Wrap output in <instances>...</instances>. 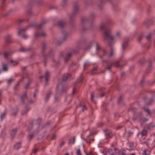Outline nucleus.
Returning a JSON list of instances; mask_svg holds the SVG:
<instances>
[{
  "label": "nucleus",
  "mask_w": 155,
  "mask_h": 155,
  "mask_svg": "<svg viewBox=\"0 0 155 155\" xmlns=\"http://www.w3.org/2000/svg\"><path fill=\"white\" fill-rule=\"evenodd\" d=\"M3 70L4 71H6L8 70L7 65L5 64H4L3 65Z\"/></svg>",
  "instance_id": "nucleus-6"
},
{
  "label": "nucleus",
  "mask_w": 155,
  "mask_h": 155,
  "mask_svg": "<svg viewBox=\"0 0 155 155\" xmlns=\"http://www.w3.org/2000/svg\"><path fill=\"white\" fill-rule=\"evenodd\" d=\"M83 147H84V145H83Z\"/></svg>",
  "instance_id": "nucleus-56"
},
{
  "label": "nucleus",
  "mask_w": 155,
  "mask_h": 155,
  "mask_svg": "<svg viewBox=\"0 0 155 155\" xmlns=\"http://www.w3.org/2000/svg\"><path fill=\"white\" fill-rule=\"evenodd\" d=\"M44 35V34H43V33H41V34L40 35H36V37H38V36H40V35H41V36H43V35Z\"/></svg>",
  "instance_id": "nucleus-30"
},
{
  "label": "nucleus",
  "mask_w": 155,
  "mask_h": 155,
  "mask_svg": "<svg viewBox=\"0 0 155 155\" xmlns=\"http://www.w3.org/2000/svg\"><path fill=\"white\" fill-rule=\"evenodd\" d=\"M147 119H145V120H144V121H147Z\"/></svg>",
  "instance_id": "nucleus-49"
},
{
  "label": "nucleus",
  "mask_w": 155,
  "mask_h": 155,
  "mask_svg": "<svg viewBox=\"0 0 155 155\" xmlns=\"http://www.w3.org/2000/svg\"><path fill=\"white\" fill-rule=\"evenodd\" d=\"M104 26V25H101L100 26V28H103Z\"/></svg>",
  "instance_id": "nucleus-33"
},
{
  "label": "nucleus",
  "mask_w": 155,
  "mask_h": 155,
  "mask_svg": "<svg viewBox=\"0 0 155 155\" xmlns=\"http://www.w3.org/2000/svg\"><path fill=\"white\" fill-rule=\"evenodd\" d=\"M74 90H73V91H72V93H73V94H74Z\"/></svg>",
  "instance_id": "nucleus-45"
},
{
  "label": "nucleus",
  "mask_w": 155,
  "mask_h": 155,
  "mask_svg": "<svg viewBox=\"0 0 155 155\" xmlns=\"http://www.w3.org/2000/svg\"><path fill=\"white\" fill-rule=\"evenodd\" d=\"M16 130H17L16 129H14L12 130L11 133L12 136V135H13V136H14L15 135V134L16 133Z\"/></svg>",
  "instance_id": "nucleus-14"
},
{
  "label": "nucleus",
  "mask_w": 155,
  "mask_h": 155,
  "mask_svg": "<svg viewBox=\"0 0 155 155\" xmlns=\"http://www.w3.org/2000/svg\"><path fill=\"white\" fill-rule=\"evenodd\" d=\"M154 145H155V139L154 140Z\"/></svg>",
  "instance_id": "nucleus-48"
},
{
  "label": "nucleus",
  "mask_w": 155,
  "mask_h": 155,
  "mask_svg": "<svg viewBox=\"0 0 155 155\" xmlns=\"http://www.w3.org/2000/svg\"><path fill=\"white\" fill-rule=\"evenodd\" d=\"M114 51H113L112 50H111V53L110 54V55L111 56H112L113 54H114Z\"/></svg>",
  "instance_id": "nucleus-23"
},
{
  "label": "nucleus",
  "mask_w": 155,
  "mask_h": 155,
  "mask_svg": "<svg viewBox=\"0 0 155 155\" xmlns=\"http://www.w3.org/2000/svg\"><path fill=\"white\" fill-rule=\"evenodd\" d=\"M141 150L143 151L142 154L143 155H147L149 154L150 151L148 150L145 149L144 147L141 148Z\"/></svg>",
  "instance_id": "nucleus-2"
},
{
  "label": "nucleus",
  "mask_w": 155,
  "mask_h": 155,
  "mask_svg": "<svg viewBox=\"0 0 155 155\" xmlns=\"http://www.w3.org/2000/svg\"><path fill=\"white\" fill-rule=\"evenodd\" d=\"M103 96H104V94H102L101 96V97H103Z\"/></svg>",
  "instance_id": "nucleus-54"
},
{
  "label": "nucleus",
  "mask_w": 155,
  "mask_h": 155,
  "mask_svg": "<svg viewBox=\"0 0 155 155\" xmlns=\"http://www.w3.org/2000/svg\"><path fill=\"white\" fill-rule=\"evenodd\" d=\"M68 56H70L71 55V54L70 53H69L68 54Z\"/></svg>",
  "instance_id": "nucleus-41"
},
{
  "label": "nucleus",
  "mask_w": 155,
  "mask_h": 155,
  "mask_svg": "<svg viewBox=\"0 0 155 155\" xmlns=\"http://www.w3.org/2000/svg\"><path fill=\"white\" fill-rule=\"evenodd\" d=\"M33 136V134H31L28 137V139L30 140Z\"/></svg>",
  "instance_id": "nucleus-19"
},
{
  "label": "nucleus",
  "mask_w": 155,
  "mask_h": 155,
  "mask_svg": "<svg viewBox=\"0 0 155 155\" xmlns=\"http://www.w3.org/2000/svg\"><path fill=\"white\" fill-rule=\"evenodd\" d=\"M33 96H34V97H35L36 96V94H34Z\"/></svg>",
  "instance_id": "nucleus-40"
},
{
  "label": "nucleus",
  "mask_w": 155,
  "mask_h": 155,
  "mask_svg": "<svg viewBox=\"0 0 155 155\" xmlns=\"http://www.w3.org/2000/svg\"><path fill=\"white\" fill-rule=\"evenodd\" d=\"M38 149H35L34 151V153H35L37 152V151H38Z\"/></svg>",
  "instance_id": "nucleus-31"
},
{
  "label": "nucleus",
  "mask_w": 155,
  "mask_h": 155,
  "mask_svg": "<svg viewBox=\"0 0 155 155\" xmlns=\"http://www.w3.org/2000/svg\"><path fill=\"white\" fill-rule=\"evenodd\" d=\"M121 155H125L126 154V153L125 152V150H123L121 152V153H120Z\"/></svg>",
  "instance_id": "nucleus-18"
},
{
  "label": "nucleus",
  "mask_w": 155,
  "mask_h": 155,
  "mask_svg": "<svg viewBox=\"0 0 155 155\" xmlns=\"http://www.w3.org/2000/svg\"><path fill=\"white\" fill-rule=\"evenodd\" d=\"M49 75V72L48 71H46V72L45 73V77H46V81H47L48 80Z\"/></svg>",
  "instance_id": "nucleus-11"
},
{
  "label": "nucleus",
  "mask_w": 155,
  "mask_h": 155,
  "mask_svg": "<svg viewBox=\"0 0 155 155\" xmlns=\"http://www.w3.org/2000/svg\"><path fill=\"white\" fill-rule=\"evenodd\" d=\"M49 95H50V94H48L47 95V98L48 97V96H49Z\"/></svg>",
  "instance_id": "nucleus-44"
},
{
  "label": "nucleus",
  "mask_w": 155,
  "mask_h": 155,
  "mask_svg": "<svg viewBox=\"0 0 155 155\" xmlns=\"http://www.w3.org/2000/svg\"><path fill=\"white\" fill-rule=\"evenodd\" d=\"M27 99L26 94H25L21 98V101L23 102Z\"/></svg>",
  "instance_id": "nucleus-7"
},
{
  "label": "nucleus",
  "mask_w": 155,
  "mask_h": 155,
  "mask_svg": "<svg viewBox=\"0 0 155 155\" xmlns=\"http://www.w3.org/2000/svg\"><path fill=\"white\" fill-rule=\"evenodd\" d=\"M93 97H94V94L93 93H92L91 94V99L92 101H93Z\"/></svg>",
  "instance_id": "nucleus-25"
},
{
  "label": "nucleus",
  "mask_w": 155,
  "mask_h": 155,
  "mask_svg": "<svg viewBox=\"0 0 155 155\" xmlns=\"http://www.w3.org/2000/svg\"><path fill=\"white\" fill-rule=\"evenodd\" d=\"M136 118H137V117H134L133 118V120H135L136 119Z\"/></svg>",
  "instance_id": "nucleus-32"
},
{
  "label": "nucleus",
  "mask_w": 155,
  "mask_h": 155,
  "mask_svg": "<svg viewBox=\"0 0 155 155\" xmlns=\"http://www.w3.org/2000/svg\"><path fill=\"white\" fill-rule=\"evenodd\" d=\"M144 110L147 113V114H150V112L148 108H144Z\"/></svg>",
  "instance_id": "nucleus-16"
},
{
  "label": "nucleus",
  "mask_w": 155,
  "mask_h": 155,
  "mask_svg": "<svg viewBox=\"0 0 155 155\" xmlns=\"http://www.w3.org/2000/svg\"><path fill=\"white\" fill-rule=\"evenodd\" d=\"M25 31V29H22L20 31H18V35H21L22 34H23Z\"/></svg>",
  "instance_id": "nucleus-8"
},
{
  "label": "nucleus",
  "mask_w": 155,
  "mask_h": 155,
  "mask_svg": "<svg viewBox=\"0 0 155 155\" xmlns=\"http://www.w3.org/2000/svg\"><path fill=\"white\" fill-rule=\"evenodd\" d=\"M140 38L139 37V41H140Z\"/></svg>",
  "instance_id": "nucleus-52"
},
{
  "label": "nucleus",
  "mask_w": 155,
  "mask_h": 155,
  "mask_svg": "<svg viewBox=\"0 0 155 155\" xmlns=\"http://www.w3.org/2000/svg\"><path fill=\"white\" fill-rule=\"evenodd\" d=\"M151 34H149L148 35H147V37H146V38L147 39H149L150 38V37H151Z\"/></svg>",
  "instance_id": "nucleus-22"
},
{
  "label": "nucleus",
  "mask_w": 155,
  "mask_h": 155,
  "mask_svg": "<svg viewBox=\"0 0 155 155\" xmlns=\"http://www.w3.org/2000/svg\"><path fill=\"white\" fill-rule=\"evenodd\" d=\"M59 25H61V24H60V23H59ZM61 26H62V25H61Z\"/></svg>",
  "instance_id": "nucleus-50"
},
{
  "label": "nucleus",
  "mask_w": 155,
  "mask_h": 155,
  "mask_svg": "<svg viewBox=\"0 0 155 155\" xmlns=\"http://www.w3.org/2000/svg\"><path fill=\"white\" fill-rule=\"evenodd\" d=\"M99 46L97 44L96 45V50H98L99 49Z\"/></svg>",
  "instance_id": "nucleus-26"
},
{
  "label": "nucleus",
  "mask_w": 155,
  "mask_h": 155,
  "mask_svg": "<svg viewBox=\"0 0 155 155\" xmlns=\"http://www.w3.org/2000/svg\"><path fill=\"white\" fill-rule=\"evenodd\" d=\"M147 133V130L145 129H143L141 132V135L142 136L145 135Z\"/></svg>",
  "instance_id": "nucleus-10"
},
{
  "label": "nucleus",
  "mask_w": 155,
  "mask_h": 155,
  "mask_svg": "<svg viewBox=\"0 0 155 155\" xmlns=\"http://www.w3.org/2000/svg\"><path fill=\"white\" fill-rule=\"evenodd\" d=\"M33 102V101H30V103H32Z\"/></svg>",
  "instance_id": "nucleus-46"
},
{
  "label": "nucleus",
  "mask_w": 155,
  "mask_h": 155,
  "mask_svg": "<svg viewBox=\"0 0 155 155\" xmlns=\"http://www.w3.org/2000/svg\"><path fill=\"white\" fill-rule=\"evenodd\" d=\"M127 45V42H124L122 43V48L124 49Z\"/></svg>",
  "instance_id": "nucleus-9"
},
{
  "label": "nucleus",
  "mask_w": 155,
  "mask_h": 155,
  "mask_svg": "<svg viewBox=\"0 0 155 155\" xmlns=\"http://www.w3.org/2000/svg\"><path fill=\"white\" fill-rule=\"evenodd\" d=\"M11 62H13V61H11Z\"/></svg>",
  "instance_id": "nucleus-55"
},
{
  "label": "nucleus",
  "mask_w": 155,
  "mask_h": 155,
  "mask_svg": "<svg viewBox=\"0 0 155 155\" xmlns=\"http://www.w3.org/2000/svg\"><path fill=\"white\" fill-rule=\"evenodd\" d=\"M5 114H6V113L5 112H4L1 115V116H0V118H1V119L2 120L3 118L5 116Z\"/></svg>",
  "instance_id": "nucleus-13"
},
{
  "label": "nucleus",
  "mask_w": 155,
  "mask_h": 155,
  "mask_svg": "<svg viewBox=\"0 0 155 155\" xmlns=\"http://www.w3.org/2000/svg\"><path fill=\"white\" fill-rule=\"evenodd\" d=\"M20 51H24V50H23L22 48H21V49H20Z\"/></svg>",
  "instance_id": "nucleus-43"
},
{
  "label": "nucleus",
  "mask_w": 155,
  "mask_h": 155,
  "mask_svg": "<svg viewBox=\"0 0 155 155\" xmlns=\"http://www.w3.org/2000/svg\"><path fill=\"white\" fill-rule=\"evenodd\" d=\"M75 138H73L69 140V143H73L74 144L75 142Z\"/></svg>",
  "instance_id": "nucleus-12"
},
{
  "label": "nucleus",
  "mask_w": 155,
  "mask_h": 155,
  "mask_svg": "<svg viewBox=\"0 0 155 155\" xmlns=\"http://www.w3.org/2000/svg\"><path fill=\"white\" fill-rule=\"evenodd\" d=\"M150 104V102H149L148 103H147V105H149V104Z\"/></svg>",
  "instance_id": "nucleus-47"
},
{
  "label": "nucleus",
  "mask_w": 155,
  "mask_h": 155,
  "mask_svg": "<svg viewBox=\"0 0 155 155\" xmlns=\"http://www.w3.org/2000/svg\"><path fill=\"white\" fill-rule=\"evenodd\" d=\"M87 64V63L85 62L84 64V66Z\"/></svg>",
  "instance_id": "nucleus-42"
},
{
  "label": "nucleus",
  "mask_w": 155,
  "mask_h": 155,
  "mask_svg": "<svg viewBox=\"0 0 155 155\" xmlns=\"http://www.w3.org/2000/svg\"><path fill=\"white\" fill-rule=\"evenodd\" d=\"M85 21V19H83L82 21V22L83 23Z\"/></svg>",
  "instance_id": "nucleus-34"
},
{
  "label": "nucleus",
  "mask_w": 155,
  "mask_h": 155,
  "mask_svg": "<svg viewBox=\"0 0 155 155\" xmlns=\"http://www.w3.org/2000/svg\"><path fill=\"white\" fill-rule=\"evenodd\" d=\"M43 78V77H42V76L40 77V78Z\"/></svg>",
  "instance_id": "nucleus-53"
},
{
  "label": "nucleus",
  "mask_w": 155,
  "mask_h": 155,
  "mask_svg": "<svg viewBox=\"0 0 155 155\" xmlns=\"http://www.w3.org/2000/svg\"><path fill=\"white\" fill-rule=\"evenodd\" d=\"M23 37L24 39H26L28 38V36L26 35H24L23 36Z\"/></svg>",
  "instance_id": "nucleus-27"
},
{
  "label": "nucleus",
  "mask_w": 155,
  "mask_h": 155,
  "mask_svg": "<svg viewBox=\"0 0 155 155\" xmlns=\"http://www.w3.org/2000/svg\"><path fill=\"white\" fill-rule=\"evenodd\" d=\"M114 151L115 153H117L118 155H121L120 150L117 148H114Z\"/></svg>",
  "instance_id": "nucleus-5"
},
{
  "label": "nucleus",
  "mask_w": 155,
  "mask_h": 155,
  "mask_svg": "<svg viewBox=\"0 0 155 155\" xmlns=\"http://www.w3.org/2000/svg\"><path fill=\"white\" fill-rule=\"evenodd\" d=\"M6 38H7V37H6L5 39H6Z\"/></svg>",
  "instance_id": "nucleus-57"
},
{
  "label": "nucleus",
  "mask_w": 155,
  "mask_h": 155,
  "mask_svg": "<svg viewBox=\"0 0 155 155\" xmlns=\"http://www.w3.org/2000/svg\"><path fill=\"white\" fill-rule=\"evenodd\" d=\"M110 155H116L115 154H114V153H112L110 154Z\"/></svg>",
  "instance_id": "nucleus-37"
},
{
  "label": "nucleus",
  "mask_w": 155,
  "mask_h": 155,
  "mask_svg": "<svg viewBox=\"0 0 155 155\" xmlns=\"http://www.w3.org/2000/svg\"><path fill=\"white\" fill-rule=\"evenodd\" d=\"M102 153L104 155H105V154L104 153V152L102 151Z\"/></svg>",
  "instance_id": "nucleus-39"
},
{
  "label": "nucleus",
  "mask_w": 155,
  "mask_h": 155,
  "mask_svg": "<svg viewBox=\"0 0 155 155\" xmlns=\"http://www.w3.org/2000/svg\"><path fill=\"white\" fill-rule=\"evenodd\" d=\"M70 77V75L67 74H65L63 77L62 80L63 81H64L66 80Z\"/></svg>",
  "instance_id": "nucleus-3"
},
{
  "label": "nucleus",
  "mask_w": 155,
  "mask_h": 155,
  "mask_svg": "<svg viewBox=\"0 0 155 155\" xmlns=\"http://www.w3.org/2000/svg\"><path fill=\"white\" fill-rule=\"evenodd\" d=\"M12 81V78H11V79H9L8 80V84H9Z\"/></svg>",
  "instance_id": "nucleus-24"
},
{
  "label": "nucleus",
  "mask_w": 155,
  "mask_h": 155,
  "mask_svg": "<svg viewBox=\"0 0 155 155\" xmlns=\"http://www.w3.org/2000/svg\"><path fill=\"white\" fill-rule=\"evenodd\" d=\"M112 33V30L111 29H107L105 32V37H109L110 38L111 41H115L118 39L120 37V32L119 31H117L116 33V35L114 37L111 36V34Z\"/></svg>",
  "instance_id": "nucleus-1"
},
{
  "label": "nucleus",
  "mask_w": 155,
  "mask_h": 155,
  "mask_svg": "<svg viewBox=\"0 0 155 155\" xmlns=\"http://www.w3.org/2000/svg\"><path fill=\"white\" fill-rule=\"evenodd\" d=\"M86 155H93V153L91 152H90L88 153L85 152Z\"/></svg>",
  "instance_id": "nucleus-20"
},
{
  "label": "nucleus",
  "mask_w": 155,
  "mask_h": 155,
  "mask_svg": "<svg viewBox=\"0 0 155 155\" xmlns=\"http://www.w3.org/2000/svg\"><path fill=\"white\" fill-rule=\"evenodd\" d=\"M76 153L77 155H81V152L79 149L77 150Z\"/></svg>",
  "instance_id": "nucleus-15"
},
{
  "label": "nucleus",
  "mask_w": 155,
  "mask_h": 155,
  "mask_svg": "<svg viewBox=\"0 0 155 155\" xmlns=\"http://www.w3.org/2000/svg\"><path fill=\"white\" fill-rule=\"evenodd\" d=\"M25 113V112L24 113V111H23L22 112V113H21V114H23H23H24Z\"/></svg>",
  "instance_id": "nucleus-36"
},
{
  "label": "nucleus",
  "mask_w": 155,
  "mask_h": 155,
  "mask_svg": "<svg viewBox=\"0 0 155 155\" xmlns=\"http://www.w3.org/2000/svg\"><path fill=\"white\" fill-rule=\"evenodd\" d=\"M21 146V143L19 142L18 143L14 146V149L16 150L20 148Z\"/></svg>",
  "instance_id": "nucleus-4"
},
{
  "label": "nucleus",
  "mask_w": 155,
  "mask_h": 155,
  "mask_svg": "<svg viewBox=\"0 0 155 155\" xmlns=\"http://www.w3.org/2000/svg\"><path fill=\"white\" fill-rule=\"evenodd\" d=\"M129 147L130 148H132V147H133V144H130L129 145Z\"/></svg>",
  "instance_id": "nucleus-29"
},
{
  "label": "nucleus",
  "mask_w": 155,
  "mask_h": 155,
  "mask_svg": "<svg viewBox=\"0 0 155 155\" xmlns=\"http://www.w3.org/2000/svg\"><path fill=\"white\" fill-rule=\"evenodd\" d=\"M29 85V84L27 83L26 85V87H27Z\"/></svg>",
  "instance_id": "nucleus-35"
},
{
  "label": "nucleus",
  "mask_w": 155,
  "mask_h": 155,
  "mask_svg": "<svg viewBox=\"0 0 155 155\" xmlns=\"http://www.w3.org/2000/svg\"><path fill=\"white\" fill-rule=\"evenodd\" d=\"M82 110L84 111V110H86L87 108L84 106H83L82 107Z\"/></svg>",
  "instance_id": "nucleus-21"
},
{
  "label": "nucleus",
  "mask_w": 155,
  "mask_h": 155,
  "mask_svg": "<svg viewBox=\"0 0 155 155\" xmlns=\"http://www.w3.org/2000/svg\"><path fill=\"white\" fill-rule=\"evenodd\" d=\"M10 55V53L8 52L5 53L4 54V56L5 58H6L7 56Z\"/></svg>",
  "instance_id": "nucleus-17"
},
{
  "label": "nucleus",
  "mask_w": 155,
  "mask_h": 155,
  "mask_svg": "<svg viewBox=\"0 0 155 155\" xmlns=\"http://www.w3.org/2000/svg\"><path fill=\"white\" fill-rule=\"evenodd\" d=\"M64 87H63V90H62V91H64Z\"/></svg>",
  "instance_id": "nucleus-51"
},
{
  "label": "nucleus",
  "mask_w": 155,
  "mask_h": 155,
  "mask_svg": "<svg viewBox=\"0 0 155 155\" xmlns=\"http://www.w3.org/2000/svg\"><path fill=\"white\" fill-rule=\"evenodd\" d=\"M56 136L55 135H54L52 136V139H55V138H56Z\"/></svg>",
  "instance_id": "nucleus-28"
},
{
  "label": "nucleus",
  "mask_w": 155,
  "mask_h": 155,
  "mask_svg": "<svg viewBox=\"0 0 155 155\" xmlns=\"http://www.w3.org/2000/svg\"><path fill=\"white\" fill-rule=\"evenodd\" d=\"M64 155H69V153H66Z\"/></svg>",
  "instance_id": "nucleus-38"
}]
</instances>
